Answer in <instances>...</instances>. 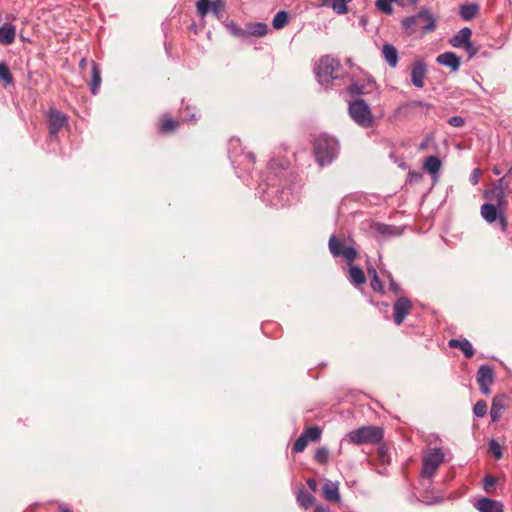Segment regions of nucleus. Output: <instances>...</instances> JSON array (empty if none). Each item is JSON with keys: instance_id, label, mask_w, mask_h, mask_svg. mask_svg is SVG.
<instances>
[{"instance_id": "f257e3e1", "label": "nucleus", "mask_w": 512, "mask_h": 512, "mask_svg": "<svg viewBox=\"0 0 512 512\" xmlns=\"http://www.w3.org/2000/svg\"><path fill=\"white\" fill-rule=\"evenodd\" d=\"M483 197L489 202L484 203L480 208L481 217L488 224H495L502 232L508 227L506 210L508 207L507 194L494 187L483 192Z\"/></svg>"}, {"instance_id": "f03ea898", "label": "nucleus", "mask_w": 512, "mask_h": 512, "mask_svg": "<svg viewBox=\"0 0 512 512\" xmlns=\"http://www.w3.org/2000/svg\"><path fill=\"white\" fill-rule=\"evenodd\" d=\"M402 25L409 34H413L417 30L426 34L436 29V18L429 10L423 9L416 15L405 18Z\"/></svg>"}, {"instance_id": "7ed1b4c3", "label": "nucleus", "mask_w": 512, "mask_h": 512, "mask_svg": "<svg viewBox=\"0 0 512 512\" xmlns=\"http://www.w3.org/2000/svg\"><path fill=\"white\" fill-rule=\"evenodd\" d=\"M384 436L383 429L378 426H362L346 434L345 439L354 445L378 444Z\"/></svg>"}, {"instance_id": "20e7f679", "label": "nucleus", "mask_w": 512, "mask_h": 512, "mask_svg": "<svg viewBox=\"0 0 512 512\" xmlns=\"http://www.w3.org/2000/svg\"><path fill=\"white\" fill-rule=\"evenodd\" d=\"M338 152V142L335 138L321 135L315 139L314 154L320 166L330 164Z\"/></svg>"}, {"instance_id": "39448f33", "label": "nucleus", "mask_w": 512, "mask_h": 512, "mask_svg": "<svg viewBox=\"0 0 512 512\" xmlns=\"http://www.w3.org/2000/svg\"><path fill=\"white\" fill-rule=\"evenodd\" d=\"M340 71V62L337 59L326 55L320 58L315 69V74L319 84L327 85L332 80L340 77Z\"/></svg>"}, {"instance_id": "423d86ee", "label": "nucleus", "mask_w": 512, "mask_h": 512, "mask_svg": "<svg viewBox=\"0 0 512 512\" xmlns=\"http://www.w3.org/2000/svg\"><path fill=\"white\" fill-rule=\"evenodd\" d=\"M445 460V452L440 447L428 448L423 455L422 475L432 477Z\"/></svg>"}, {"instance_id": "0eeeda50", "label": "nucleus", "mask_w": 512, "mask_h": 512, "mask_svg": "<svg viewBox=\"0 0 512 512\" xmlns=\"http://www.w3.org/2000/svg\"><path fill=\"white\" fill-rule=\"evenodd\" d=\"M351 118L362 127H370L373 119L369 106L363 100H356L349 104Z\"/></svg>"}, {"instance_id": "6e6552de", "label": "nucleus", "mask_w": 512, "mask_h": 512, "mask_svg": "<svg viewBox=\"0 0 512 512\" xmlns=\"http://www.w3.org/2000/svg\"><path fill=\"white\" fill-rule=\"evenodd\" d=\"M329 250L334 257H343L348 263H352L358 253L356 249L348 245L346 241L338 239L332 235L329 239Z\"/></svg>"}, {"instance_id": "1a4fd4ad", "label": "nucleus", "mask_w": 512, "mask_h": 512, "mask_svg": "<svg viewBox=\"0 0 512 512\" xmlns=\"http://www.w3.org/2000/svg\"><path fill=\"white\" fill-rule=\"evenodd\" d=\"M412 308L411 301L407 297H399L393 305L394 322L400 325Z\"/></svg>"}, {"instance_id": "9d476101", "label": "nucleus", "mask_w": 512, "mask_h": 512, "mask_svg": "<svg viewBox=\"0 0 512 512\" xmlns=\"http://www.w3.org/2000/svg\"><path fill=\"white\" fill-rule=\"evenodd\" d=\"M494 381V372L491 367L482 365L477 372V382L484 395L490 394V385Z\"/></svg>"}, {"instance_id": "9b49d317", "label": "nucleus", "mask_w": 512, "mask_h": 512, "mask_svg": "<svg viewBox=\"0 0 512 512\" xmlns=\"http://www.w3.org/2000/svg\"><path fill=\"white\" fill-rule=\"evenodd\" d=\"M371 229L380 240H385L402 234V229L400 227L383 223H374L371 226Z\"/></svg>"}, {"instance_id": "f8f14e48", "label": "nucleus", "mask_w": 512, "mask_h": 512, "mask_svg": "<svg viewBox=\"0 0 512 512\" xmlns=\"http://www.w3.org/2000/svg\"><path fill=\"white\" fill-rule=\"evenodd\" d=\"M427 65L423 60H416L411 66V82L417 88L424 87Z\"/></svg>"}, {"instance_id": "ddd939ff", "label": "nucleus", "mask_w": 512, "mask_h": 512, "mask_svg": "<svg viewBox=\"0 0 512 512\" xmlns=\"http://www.w3.org/2000/svg\"><path fill=\"white\" fill-rule=\"evenodd\" d=\"M67 118L57 110L52 109L49 113V135L56 137L58 132L66 125Z\"/></svg>"}, {"instance_id": "4468645a", "label": "nucleus", "mask_w": 512, "mask_h": 512, "mask_svg": "<svg viewBox=\"0 0 512 512\" xmlns=\"http://www.w3.org/2000/svg\"><path fill=\"white\" fill-rule=\"evenodd\" d=\"M436 61L440 65L449 67L453 72L458 71L461 65L460 58L453 52H445L440 54Z\"/></svg>"}, {"instance_id": "2eb2a0df", "label": "nucleus", "mask_w": 512, "mask_h": 512, "mask_svg": "<svg viewBox=\"0 0 512 512\" xmlns=\"http://www.w3.org/2000/svg\"><path fill=\"white\" fill-rule=\"evenodd\" d=\"M475 507L479 512H503L502 503L490 498H481Z\"/></svg>"}, {"instance_id": "dca6fc26", "label": "nucleus", "mask_w": 512, "mask_h": 512, "mask_svg": "<svg viewBox=\"0 0 512 512\" xmlns=\"http://www.w3.org/2000/svg\"><path fill=\"white\" fill-rule=\"evenodd\" d=\"M323 496L329 502H339V483L326 480L323 486Z\"/></svg>"}, {"instance_id": "f3484780", "label": "nucleus", "mask_w": 512, "mask_h": 512, "mask_svg": "<svg viewBox=\"0 0 512 512\" xmlns=\"http://www.w3.org/2000/svg\"><path fill=\"white\" fill-rule=\"evenodd\" d=\"M471 34V29L464 27L450 39V44L455 48H461L470 40Z\"/></svg>"}, {"instance_id": "a211bd4d", "label": "nucleus", "mask_w": 512, "mask_h": 512, "mask_svg": "<svg viewBox=\"0 0 512 512\" xmlns=\"http://www.w3.org/2000/svg\"><path fill=\"white\" fill-rule=\"evenodd\" d=\"M448 345L451 348H459L467 358L474 355L472 344L467 339H451Z\"/></svg>"}, {"instance_id": "6ab92c4d", "label": "nucleus", "mask_w": 512, "mask_h": 512, "mask_svg": "<svg viewBox=\"0 0 512 512\" xmlns=\"http://www.w3.org/2000/svg\"><path fill=\"white\" fill-rule=\"evenodd\" d=\"M382 55L391 68H395L398 64V51L391 44H384L382 47Z\"/></svg>"}, {"instance_id": "aec40b11", "label": "nucleus", "mask_w": 512, "mask_h": 512, "mask_svg": "<svg viewBox=\"0 0 512 512\" xmlns=\"http://www.w3.org/2000/svg\"><path fill=\"white\" fill-rule=\"evenodd\" d=\"M16 36V29L11 24H5L0 27V43L3 45H10L14 42Z\"/></svg>"}, {"instance_id": "412c9836", "label": "nucleus", "mask_w": 512, "mask_h": 512, "mask_svg": "<svg viewBox=\"0 0 512 512\" xmlns=\"http://www.w3.org/2000/svg\"><path fill=\"white\" fill-rule=\"evenodd\" d=\"M479 10L480 7L476 3L464 4L460 6L459 15L463 20L469 21L476 17Z\"/></svg>"}, {"instance_id": "4be33fe9", "label": "nucleus", "mask_w": 512, "mask_h": 512, "mask_svg": "<svg viewBox=\"0 0 512 512\" xmlns=\"http://www.w3.org/2000/svg\"><path fill=\"white\" fill-rule=\"evenodd\" d=\"M349 281L356 287L363 285L366 282L363 270L358 266L351 265L349 267Z\"/></svg>"}, {"instance_id": "5701e85b", "label": "nucleus", "mask_w": 512, "mask_h": 512, "mask_svg": "<svg viewBox=\"0 0 512 512\" xmlns=\"http://www.w3.org/2000/svg\"><path fill=\"white\" fill-rule=\"evenodd\" d=\"M91 77H92L91 93L96 95L98 93L100 85H101V75H100V69L94 61H92Z\"/></svg>"}, {"instance_id": "b1692460", "label": "nucleus", "mask_w": 512, "mask_h": 512, "mask_svg": "<svg viewBox=\"0 0 512 512\" xmlns=\"http://www.w3.org/2000/svg\"><path fill=\"white\" fill-rule=\"evenodd\" d=\"M297 501L300 506H302L305 509H308L315 502V497L312 494L301 489L297 493Z\"/></svg>"}, {"instance_id": "393cba45", "label": "nucleus", "mask_w": 512, "mask_h": 512, "mask_svg": "<svg viewBox=\"0 0 512 512\" xmlns=\"http://www.w3.org/2000/svg\"><path fill=\"white\" fill-rule=\"evenodd\" d=\"M441 168V161L436 156H429L424 163V169L430 174H436Z\"/></svg>"}, {"instance_id": "a878e982", "label": "nucleus", "mask_w": 512, "mask_h": 512, "mask_svg": "<svg viewBox=\"0 0 512 512\" xmlns=\"http://www.w3.org/2000/svg\"><path fill=\"white\" fill-rule=\"evenodd\" d=\"M504 409V405L498 397H495L492 402L491 410H490V416L492 421H498L500 417L502 416V411Z\"/></svg>"}, {"instance_id": "bb28decb", "label": "nucleus", "mask_w": 512, "mask_h": 512, "mask_svg": "<svg viewBox=\"0 0 512 512\" xmlns=\"http://www.w3.org/2000/svg\"><path fill=\"white\" fill-rule=\"evenodd\" d=\"M352 0H332L329 6L333 9V11L338 15H343L348 12L347 3Z\"/></svg>"}, {"instance_id": "cd10ccee", "label": "nucleus", "mask_w": 512, "mask_h": 512, "mask_svg": "<svg viewBox=\"0 0 512 512\" xmlns=\"http://www.w3.org/2000/svg\"><path fill=\"white\" fill-rule=\"evenodd\" d=\"M288 23V13L286 11H279L273 18V27L277 30L282 29Z\"/></svg>"}, {"instance_id": "c85d7f7f", "label": "nucleus", "mask_w": 512, "mask_h": 512, "mask_svg": "<svg viewBox=\"0 0 512 512\" xmlns=\"http://www.w3.org/2000/svg\"><path fill=\"white\" fill-rule=\"evenodd\" d=\"M248 29L251 35L256 36H264L268 31L267 25L261 22L249 24Z\"/></svg>"}, {"instance_id": "c756f323", "label": "nucleus", "mask_w": 512, "mask_h": 512, "mask_svg": "<svg viewBox=\"0 0 512 512\" xmlns=\"http://www.w3.org/2000/svg\"><path fill=\"white\" fill-rule=\"evenodd\" d=\"M322 430L318 426L308 427L302 434L308 441H317L321 436Z\"/></svg>"}, {"instance_id": "7c9ffc66", "label": "nucleus", "mask_w": 512, "mask_h": 512, "mask_svg": "<svg viewBox=\"0 0 512 512\" xmlns=\"http://www.w3.org/2000/svg\"><path fill=\"white\" fill-rule=\"evenodd\" d=\"M315 460L320 464H326L329 459V450L326 447H320L314 455Z\"/></svg>"}, {"instance_id": "2f4dec72", "label": "nucleus", "mask_w": 512, "mask_h": 512, "mask_svg": "<svg viewBox=\"0 0 512 512\" xmlns=\"http://www.w3.org/2000/svg\"><path fill=\"white\" fill-rule=\"evenodd\" d=\"M392 2V0H377L375 5L379 11L390 15L393 12Z\"/></svg>"}, {"instance_id": "473e14b6", "label": "nucleus", "mask_w": 512, "mask_h": 512, "mask_svg": "<svg viewBox=\"0 0 512 512\" xmlns=\"http://www.w3.org/2000/svg\"><path fill=\"white\" fill-rule=\"evenodd\" d=\"M179 126V122L171 118H164L161 123L162 132L174 131Z\"/></svg>"}, {"instance_id": "72a5a7b5", "label": "nucleus", "mask_w": 512, "mask_h": 512, "mask_svg": "<svg viewBox=\"0 0 512 512\" xmlns=\"http://www.w3.org/2000/svg\"><path fill=\"white\" fill-rule=\"evenodd\" d=\"M0 79L6 84H11L13 82L12 74L5 63H0Z\"/></svg>"}, {"instance_id": "f704fd0d", "label": "nucleus", "mask_w": 512, "mask_h": 512, "mask_svg": "<svg viewBox=\"0 0 512 512\" xmlns=\"http://www.w3.org/2000/svg\"><path fill=\"white\" fill-rule=\"evenodd\" d=\"M211 1L210 0H198L197 2V11L200 16L204 17L208 14L211 7Z\"/></svg>"}, {"instance_id": "c9c22d12", "label": "nucleus", "mask_w": 512, "mask_h": 512, "mask_svg": "<svg viewBox=\"0 0 512 512\" xmlns=\"http://www.w3.org/2000/svg\"><path fill=\"white\" fill-rule=\"evenodd\" d=\"M494 188L501 190L502 192L508 194L510 182L507 179V176H503L502 178L498 179L493 186Z\"/></svg>"}, {"instance_id": "e433bc0d", "label": "nucleus", "mask_w": 512, "mask_h": 512, "mask_svg": "<svg viewBox=\"0 0 512 512\" xmlns=\"http://www.w3.org/2000/svg\"><path fill=\"white\" fill-rule=\"evenodd\" d=\"M473 412L477 417H483L487 413V403L484 400H479L473 407Z\"/></svg>"}, {"instance_id": "4c0bfd02", "label": "nucleus", "mask_w": 512, "mask_h": 512, "mask_svg": "<svg viewBox=\"0 0 512 512\" xmlns=\"http://www.w3.org/2000/svg\"><path fill=\"white\" fill-rule=\"evenodd\" d=\"M308 444V440L301 434V436L294 442L292 450L296 453L302 452L305 450Z\"/></svg>"}, {"instance_id": "58836bf2", "label": "nucleus", "mask_w": 512, "mask_h": 512, "mask_svg": "<svg viewBox=\"0 0 512 512\" xmlns=\"http://www.w3.org/2000/svg\"><path fill=\"white\" fill-rule=\"evenodd\" d=\"M371 287L375 292L384 293V286L378 275H374V279H371Z\"/></svg>"}, {"instance_id": "ea45409f", "label": "nucleus", "mask_w": 512, "mask_h": 512, "mask_svg": "<svg viewBox=\"0 0 512 512\" xmlns=\"http://www.w3.org/2000/svg\"><path fill=\"white\" fill-rule=\"evenodd\" d=\"M227 28L229 29L230 33L236 37H243L246 34L242 28L238 27L234 23L228 24Z\"/></svg>"}, {"instance_id": "a19ab883", "label": "nucleus", "mask_w": 512, "mask_h": 512, "mask_svg": "<svg viewBox=\"0 0 512 512\" xmlns=\"http://www.w3.org/2000/svg\"><path fill=\"white\" fill-rule=\"evenodd\" d=\"M490 450L496 459H500L502 457L501 446L498 443H496L495 441H491Z\"/></svg>"}, {"instance_id": "79ce46f5", "label": "nucleus", "mask_w": 512, "mask_h": 512, "mask_svg": "<svg viewBox=\"0 0 512 512\" xmlns=\"http://www.w3.org/2000/svg\"><path fill=\"white\" fill-rule=\"evenodd\" d=\"M495 484H496L495 477L488 475L484 478V489L486 492H490Z\"/></svg>"}, {"instance_id": "37998d69", "label": "nucleus", "mask_w": 512, "mask_h": 512, "mask_svg": "<svg viewBox=\"0 0 512 512\" xmlns=\"http://www.w3.org/2000/svg\"><path fill=\"white\" fill-rule=\"evenodd\" d=\"M482 175V171L479 169V168H475L473 171H472V174L470 176V182L473 184V185H477L479 183V180H480V177Z\"/></svg>"}, {"instance_id": "c03bdc74", "label": "nucleus", "mask_w": 512, "mask_h": 512, "mask_svg": "<svg viewBox=\"0 0 512 512\" xmlns=\"http://www.w3.org/2000/svg\"><path fill=\"white\" fill-rule=\"evenodd\" d=\"M448 123L453 127H462L464 125V119L460 116H453L448 120Z\"/></svg>"}, {"instance_id": "a18cd8bd", "label": "nucleus", "mask_w": 512, "mask_h": 512, "mask_svg": "<svg viewBox=\"0 0 512 512\" xmlns=\"http://www.w3.org/2000/svg\"><path fill=\"white\" fill-rule=\"evenodd\" d=\"M388 278H389V282H390V290L392 292H394L395 294H399L401 291L399 285L394 281V279L392 278V276L390 274H388Z\"/></svg>"}, {"instance_id": "49530a36", "label": "nucleus", "mask_w": 512, "mask_h": 512, "mask_svg": "<svg viewBox=\"0 0 512 512\" xmlns=\"http://www.w3.org/2000/svg\"><path fill=\"white\" fill-rule=\"evenodd\" d=\"M463 48L465 49V51L469 54L470 57L474 56L476 54V48L473 46V44L471 43V41L469 40L467 42V44H465L463 46Z\"/></svg>"}, {"instance_id": "de8ad7c7", "label": "nucleus", "mask_w": 512, "mask_h": 512, "mask_svg": "<svg viewBox=\"0 0 512 512\" xmlns=\"http://www.w3.org/2000/svg\"><path fill=\"white\" fill-rule=\"evenodd\" d=\"M307 485L308 487L313 491L315 492L317 490V482L315 479L313 478H310L307 480Z\"/></svg>"}, {"instance_id": "09e8293b", "label": "nucleus", "mask_w": 512, "mask_h": 512, "mask_svg": "<svg viewBox=\"0 0 512 512\" xmlns=\"http://www.w3.org/2000/svg\"><path fill=\"white\" fill-rule=\"evenodd\" d=\"M313 512H329L323 505H317Z\"/></svg>"}, {"instance_id": "8fccbe9b", "label": "nucleus", "mask_w": 512, "mask_h": 512, "mask_svg": "<svg viewBox=\"0 0 512 512\" xmlns=\"http://www.w3.org/2000/svg\"><path fill=\"white\" fill-rule=\"evenodd\" d=\"M87 63H88L87 59L86 58H82L80 60V62H79L80 69L81 70L85 69V67L87 66Z\"/></svg>"}, {"instance_id": "3c124183", "label": "nucleus", "mask_w": 512, "mask_h": 512, "mask_svg": "<svg viewBox=\"0 0 512 512\" xmlns=\"http://www.w3.org/2000/svg\"><path fill=\"white\" fill-rule=\"evenodd\" d=\"M368 274L371 277V279H374V275H378V273H377L375 268H369L368 269Z\"/></svg>"}, {"instance_id": "603ef678", "label": "nucleus", "mask_w": 512, "mask_h": 512, "mask_svg": "<svg viewBox=\"0 0 512 512\" xmlns=\"http://www.w3.org/2000/svg\"><path fill=\"white\" fill-rule=\"evenodd\" d=\"M59 510H60V512H71V510L69 509V507H68L67 505H65V504H61V505L59 506Z\"/></svg>"}, {"instance_id": "864d4df0", "label": "nucleus", "mask_w": 512, "mask_h": 512, "mask_svg": "<svg viewBox=\"0 0 512 512\" xmlns=\"http://www.w3.org/2000/svg\"><path fill=\"white\" fill-rule=\"evenodd\" d=\"M210 10H212L215 14L218 13V7H217L216 3H211Z\"/></svg>"}, {"instance_id": "5fc2aeb1", "label": "nucleus", "mask_w": 512, "mask_h": 512, "mask_svg": "<svg viewBox=\"0 0 512 512\" xmlns=\"http://www.w3.org/2000/svg\"><path fill=\"white\" fill-rule=\"evenodd\" d=\"M331 1L329 0H322V2L318 5L319 7H325V6H329Z\"/></svg>"}, {"instance_id": "6e6d98bb", "label": "nucleus", "mask_w": 512, "mask_h": 512, "mask_svg": "<svg viewBox=\"0 0 512 512\" xmlns=\"http://www.w3.org/2000/svg\"><path fill=\"white\" fill-rule=\"evenodd\" d=\"M492 171H493V173L495 175H500L501 174V170L497 166H495Z\"/></svg>"}, {"instance_id": "4d7b16f0", "label": "nucleus", "mask_w": 512, "mask_h": 512, "mask_svg": "<svg viewBox=\"0 0 512 512\" xmlns=\"http://www.w3.org/2000/svg\"><path fill=\"white\" fill-rule=\"evenodd\" d=\"M247 157L250 159L251 162H254L255 156L253 154L249 153Z\"/></svg>"}, {"instance_id": "13d9d810", "label": "nucleus", "mask_w": 512, "mask_h": 512, "mask_svg": "<svg viewBox=\"0 0 512 512\" xmlns=\"http://www.w3.org/2000/svg\"><path fill=\"white\" fill-rule=\"evenodd\" d=\"M194 120V115L191 116V118H184V121H193Z\"/></svg>"}, {"instance_id": "bf43d9fd", "label": "nucleus", "mask_w": 512, "mask_h": 512, "mask_svg": "<svg viewBox=\"0 0 512 512\" xmlns=\"http://www.w3.org/2000/svg\"><path fill=\"white\" fill-rule=\"evenodd\" d=\"M427 24V21H421V25Z\"/></svg>"}, {"instance_id": "052dcab7", "label": "nucleus", "mask_w": 512, "mask_h": 512, "mask_svg": "<svg viewBox=\"0 0 512 512\" xmlns=\"http://www.w3.org/2000/svg\"><path fill=\"white\" fill-rule=\"evenodd\" d=\"M512 173V167L508 170V174Z\"/></svg>"}]
</instances>
